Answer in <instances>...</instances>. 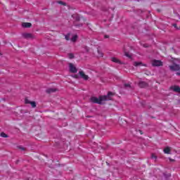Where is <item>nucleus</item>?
Segmentation results:
<instances>
[{
	"mask_svg": "<svg viewBox=\"0 0 180 180\" xmlns=\"http://www.w3.org/2000/svg\"><path fill=\"white\" fill-rule=\"evenodd\" d=\"M65 40H68V41L70 40V33L65 35Z\"/></svg>",
	"mask_w": 180,
	"mask_h": 180,
	"instance_id": "nucleus-26",
	"label": "nucleus"
},
{
	"mask_svg": "<svg viewBox=\"0 0 180 180\" xmlns=\"http://www.w3.org/2000/svg\"><path fill=\"white\" fill-rule=\"evenodd\" d=\"M113 96H115V93L108 91L107 95L100 96L98 98L96 96L91 97L90 102H91V103H97L98 105H105L103 102L112 101Z\"/></svg>",
	"mask_w": 180,
	"mask_h": 180,
	"instance_id": "nucleus-1",
	"label": "nucleus"
},
{
	"mask_svg": "<svg viewBox=\"0 0 180 180\" xmlns=\"http://www.w3.org/2000/svg\"><path fill=\"white\" fill-rule=\"evenodd\" d=\"M22 27L29 28L32 27V23L30 22H23L22 24Z\"/></svg>",
	"mask_w": 180,
	"mask_h": 180,
	"instance_id": "nucleus-13",
	"label": "nucleus"
},
{
	"mask_svg": "<svg viewBox=\"0 0 180 180\" xmlns=\"http://www.w3.org/2000/svg\"><path fill=\"white\" fill-rule=\"evenodd\" d=\"M124 56L128 57V58H131V55H130L128 52H124Z\"/></svg>",
	"mask_w": 180,
	"mask_h": 180,
	"instance_id": "nucleus-22",
	"label": "nucleus"
},
{
	"mask_svg": "<svg viewBox=\"0 0 180 180\" xmlns=\"http://www.w3.org/2000/svg\"><path fill=\"white\" fill-rule=\"evenodd\" d=\"M139 133L141 134H143V131H141V130H139Z\"/></svg>",
	"mask_w": 180,
	"mask_h": 180,
	"instance_id": "nucleus-33",
	"label": "nucleus"
},
{
	"mask_svg": "<svg viewBox=\"0 0 180 180\" xmlns=\"http://www.w3.org/2000/svg\"><path fill=\"white\" fill-rule=\"evenodd\" d=\"M169 161H170V162H175V160H174L171 158H169Z\"/></svg>",
	"mask_w": 180,
	"mask_h": 180,
	"instance_id": "nucleus-29",
	"label": "nucleus"
},
{
	"mask_svg": "<svg viewBox=\"0 0 180 180\" xmlns=\"http://www.w3.org/2000/svg\"><path fill=\"white\" fill-rule=\"evenodd\" d=\"M22 36L24 39H34V35L30 33H23Z\"/></svg>",
	"mask_w": 180,
	"mask_h": 180,
	"instance_id": "nucleus-9",
	"label": "nucleus"
},
{
	"mask_svg": "<svg viewBox=\"0 0 180 180\" xmlns=\"http://www.w3.org/2000/svg\"><path fill=\"white\" fill-rule=\"evenodd\" d=\"M112 63H116V64L122 65L123 63L120 61V60L117 59V58H112Z\"/></svg>",
	"mask_w": 180,
	"mask_h": 180,
	"instance_id": "nucleus-12",
	"label": "nucleus"
},
{
	"mask_svg": "<svg viewBox=\"0 0 180 180\" xmlns=\"http://www.w3.org/2000/svg\"><path fill=\"white\" fill-rule=\"evenodd\" d=\"M98 54H101V51H99V49L97 50Z\"/></svg>",
	"mask_w": 180,
	"mask_h": 180,
	"instance_id": "nucleus-34",
	"label": "nucleus"
},
{
	"mask_svg": "<svg viewBox=\"0 0 180 180\" xmlns=\"http://www.w3.org/2000/svg\"><path fill=\"white\" fill-rule=\"evenodd\" d=\"M163 151L165 154H171V149L169 148V147H167L163 150Z\"/></svg>",
	"mask_w": 180,
	"mask_h": 180,
	"instance_id": "nucleus-15",
	"label": "nucleus"
},
{
	"mask_svg": "<svg viewBox=\"0 0 180 180\" xmlns=\"http://www.w3.org/2000/svg\"><path fill=\"white\" fill-rule=\"evenodd\" d=\"M158 12H161V11H160L159 9H158Z\"/></svg>",
	"mask_w": 180,
	"mask_h": 180,
	"instance_id": "nucleus-37",
	"label": "nucleus"
},
{
	"mask_svg": "<svg viewBox=\"0 0 180 180\" xmlns=\"http://www.w3.org/2000/svg\"><path fill=\"white\" fill-rule=\"evenodd\" d=\"M86 117H92V116H86Z\"/></svg>",
	"mask_w": 180,
	"mask_h": 180,
	"instance_id": "nucleus-36",
	"label": "nucleus"
},
{
	"mask_svg": "<svg viewBox=\"0 0 180 180\" xmlns=\"http://www.w3.org/2000/svg\"><path fill=\"white\" fill-rule=\"evenodd\" d=\"M74 26H75L76 27H82V26H84V24L82 23H79V24H77V22H74Z\"/></svg>",
	"mask_w": 180,
	"mask_h": 180,
	"instance_id": "nucleus-19",
	"label": "nucleus"
},
{
	"mask_svg": "<svg viewBox=\"0 0 180 180\" xmlns=\"http://www.w3.org/2000/svg\"><path fill=\"white\" fill-rule=\"evenodd\" d=\"M144 11H143V10H138L137 11H136V13H137V14L138 15H141V13H143Z\"/></svg>",
	"mask_w": 180,
	"mask_h": 180,
	"instance_id": "nucleus-28",
	"label": "nucleus"
},
{
	"mask_svg": "<svg viewBox=\"0 0 180 180\" xmlns=\"http://www.w3.org/2000/svg\"><path fill=\"white\" fill-rule=\"evenodd\" d=\"M84 49L86 53H89V47L84 46Z\"/></svg>",
	"mask_w": 180,
	"mask_h": 180,
	"instance_id": "nucleus-25",
	"label": "nucleus"
},
{
	"mask_svg": "<svg viewBox=\"0 0 180 180\" xmlns=\"http://www.w3.org/2000/svg\"><path fill=\"white\" fill-rule=\"evenodd\" d=\"M18 148H20V150H22V151H25V148L22 146H18Z\"/></svg>",
	"mask_w": 180,
	"mask_h": 180,
	"instance_id": "nucleus-30",
	"label": "nucleus"
},
{
	"mask_svg": "<svg viewBox=\"0 0 180 180\" xmlns=\"http://www.w3.org/2000/svg\"><path fill=\"white\" fill-rule=\"evenodd\" d=\"M139 88H148V83L143 81H140L138 84Z\"/></svg>",
	"mask_w": 180,
	"mask_h": 180,
	"instance_id": "nucleus-8",
	"label": "nucleus"
},
{
	"mask_svg": "<svg viewBox=\"0 0 180 180\" xmlns=\"http://www.w3.org/2000/svg\"><path fill=\"white\" fill-rule=\"evenodd\" d=\"M58 89L57 88H49L46 90V94H54V92H57Z\"/></svg>",
	"mask_w": 180,
	"mask_h": 180,
	"instance_id": "nucleus-10",
	"label": "nucleus"
},
{
	"mask_svg": "<svg viewBox=\"0 0 180 180\" xmlns=\"http://www.w3.org/2000/svg\"><path fill=\"white\" fill-rule=\"evenodd\" d=\"M172 26L174 27H175V29H176V30H180V27H178V26L176 25V23L172 24Z\"/></svg>",
	"mask_w": 180,
	"mask_h": 180,
	"instance_id": "nucleus-23",
	"label": "nucleus"
},
{
	"mask_svg": "<svg viewBox=\"0 0 180 180\" xmlns=\"http://www.w3.org/2000/svg\"><path fill=\"white\" fill-rule=\"evenodd\" d=\"M72 78H75V79H78L79 78V76L78 75H72Z\"/></svg>",
	"mask_w": 180,
	"mask_h": 180,
	"instance_id": "nucleus-27",
	"label": "nucleus"
},
{
	"mask_svg": "<svg viewBox=\"0 0 180 180\" xmlns=\"http://www.w3.org/2000/svg\"><path fill=\"white\" fill-rule=\"evenodd\" d=\"M78 39V35L75 34L73 37L71 38V41H73V43H75L77 40Z\"/></svg>",
	"mask_w": 180,
	"mask_h": 180,
	"instance_id": "nucleus-16",
	"label": "nucleus"
},
{
	"mask_svg": "<svg viewBox=\"0 0 180 180\" xmlns=\"http://www.w3.org/2000/svg\"><path fill=\"white\" fill-rule=\"evenodd\" d=\"M72 19H74L73 25L74 23H77V22H79V20H81V17H79V14H72Z\"/></svg>",
	"mask_w": 180,
	"mask_h": 180,
	"instance_id": "nucleus-7",
	"label": "nucleus"
},
{
	"mask_svg": "<svg viewBox=\"0 0 180 180\" xmlns=\"http://www.w3.org/2000/svg\"><path fill=\"white\" fill-rule=\"evenodd\" d=\"M79 75L80 78H82L84 81H88V79H89V76L85 75V72H84V71L82 70L79 71Z\"/></svg>",
	"mask_w": 180,
	"mask_h": 180,
	"instance_id": "nucleus-4",
	"label": "nucleus"
},
{
	"mask_svg": "<svg viewBox=\"0 0 180 180\" xmlns=\"http://www.w3.org/2000/svg\"><path fill=\"white\" fill-rule=\"evenodd\" d=\"M124 88H131V85H130V84H124Z\"/></svg>",
	"mask_w": 180,
	"mask_h": 180,
	"instance_id": "nucleus-24",
	"label": "nucleus"
},
{
	"mask_svg": "<svg viewBox=\"0 0 180 180\" xmlns=\"http://www.w3.org/2000/svg\"><path fill=\"white\" fill-rule=\"evenodd\" d=\"M162 175L166 180H169L171 178V173H163Z\"/></svg>",
	"mask_w": 180,
	"mask_h": 180,
	"instance_id": "nucleus-14",
	"label": "nucleus"
},
{
	"mask_svg": "<svg viewBox=\"0 0 180 180\" xmlns=\"http://www.w3.org/2000/svg\"><path fill=\"white\" fill-rule=\"evenodd\" d=\"M150 158L152 160H157V158H158L157 155H155V154H154V153L151 154Z\"/></svg>",
	"mask_w": 180,
	"mask_h": 180,
	"instance_id": "nucleus-21",
	"label": "nucleus"
},
{
	"mask_svg": "<svg viewBox=\"0 0 180 180\" xmlns=\"http://www.w3.org/2000/svg\"><path fill=\"white\" fill-rule=\"evenodd\" d=\"M107 165H110L109 162H106Z\"/></svg>",
	"mask_w": 180,
	"mask_h": 180,
	"instance_id": "nucleus-35",
	"label": "nucleus"
},
{
	"mask_svg": "<svg viewBox=\"0 0 180 180\" xmlns=\"http://www.w3.org/2000/svg\"><path fill=\"white\" fill-rule=\"evenodd\" d=\"M176 75H178L179 77H180V72H176Z\"/></svg>",
	"mask_w": 180,
	"mask_h": 180,
	"instance_id": "nucleus-32",
	"label": "nucleus"
},
{
	"mask_svg": "<svg viewBox=\"0 0 180 180\" xmlns=\"http://www.w3.org/2000/svg\"><path fill=\"white\" fill-rule=\"evenodd\" d=\"M138 2H140V0H137Z\"/></svg>",
	"mask_w": 180,
	"mask_h": 180,
	"instance_id": "nucleus-38",
	"label": "nucleus"
},
{
	"mask_svg": "<svg viewBox=\"0 0 180 180\" xmlns=\"http://www.w3.org/2000/svg\"><path fill=\"white\" fill-rule=\"evenodd\" d=\"M153 67H162V61L158 60H153L152 63Z\"/></svg>",
	"mask_w": 180,
	"mask_h": 180,
	"instance_id": "nucleus-5",
	"label": "nucleus"
},
{
	"mask_svg": "<svg viewBox=\"0 0 180 180\" xmlns=\"http://www.w3.org/2000/svg\"><path fill=\"white\" fill-rule=\"evenodd\" d=\"M25 103L26 105H31L32 108H36L37 106L36 101H30V100L27 99V98H25Z\"/></svg>",
	"mask_w": 180,
	"mask_h": 180,
	"instance_id": "nucleus-6",
	"label": "nucleus"
},
{
	"mask_svg": "<svg viewBox=\"0 0 180 180\" xmlns=\"http://www.w3.org/2000/svg\"><path fill=\"white\" fill-rule=\"evenodd\" d=\"M1 137H4V139H8V137H9V136L6 134H5L4 132H1L0 134Z\"/></svg>",
	"mask_w": 180,
	"mask_h": 180,
	"instance_id": "nucleus-18",
	"label": "nucleus"
},
{
	"mask_svg": "<svg viewBox=\"0 0 180 180\" xmlns=\"http://www.w3.org/2000/svg\"><path fill=\"white\" fill-rule=\"evenodd\" d=\"M68 58H69L70 60H72V58H75V56H74V53H68Z\"/></svg>",
	"mask_w": 180,
	"mask_h": 180,
	"instance_id": "nucleus-20",
	"label": "nucleus"
},
{
	"mask_svg": "<svg viewBox=\"0 0 180 180\" xmlns=\"http://www.w3.org/2000/svg\"><path fill=\"white\" fill-rule=\"evenodd\" d=\"M133 65H134V67H139L140 65H142L143 67H147V64H144L142 62H134Z\"/></svg>",
	"mask_w": 180,
	"mask_h": 180,
	"instance_id": "nucleus-11",
	"label": "nucleus"
},
{
	"mask_svg": "<svg viewBox=\"0 0 180 180\" xmlns=\"http://www.w3.org/2000/svg\"><path fill=\"white\" fill-rule=\"evenodd\" d=\"M169 68L170 70V71H179L180 70V66L179 65L175 63H173V65H169Z\"/></svg>",
	"mask_w": 180,
	"mask_h": 180,
	"instance_id": "nucleus-3",
	"label": "nucleus"
},
{
	"mask_svg": "<svg viewBox=\"0 0 180 180\" xmlns=\"http://www.w3.org/2000/svg\"><path fill=\"white\" fill-rule=\"evenodd\" d=\"M104 38H105V39H109V35H105V36H104Z\"/></svg>",
	"mask_w": 180,
	"mask_h": 180,
	"instance_id": "nucleus-31",
	"label": "nucleus"
},
{
	"mask_svg": "<svg viewBox=\"0 0 180 180\" xmlns=\"http://www.w3.org/2000/svg\"><path fill=\"white\" fill-rule=\"evenodd\" d=\"M57 4H59L60 5H63V6H67V3L63 1H57Z\"/></svg>",
	"mask_w": 180,
	"mask_h": 180,
	"instance_id": "nucleus-17",
	"label": "nucleus"
},
{
	"mask_svg": "<svg viewBox=\"0 0 180 180\" xmlns=\"http://www.w3.org/2000/svg\"><path fill=\"white\" fill-rule=\"evenodd\" d=\"M69 70L70 72H72V74H77V72H78V69L72 63H69Z\"/></svg>",
	"mask_w": 180,
	"mask_h": 180,
	"instance_id": "nucleus-2",
	"label": "nucleus"
}]
</instances>
